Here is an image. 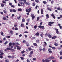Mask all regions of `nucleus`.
<instances>
[{
  "label": "nucleus",
  "instance_id": "obj_36",
  "mask_svg": "<svg viewBox=\"0 0 62 62\" xmlns=\"http://www.w3.org/2000/svg\"><path fill=\"white\" fill-rule=\"evenodd\" d=\"M12 11L14 12H16V10L15 9H13L12 10Z\"/></svg>",
  "mask_w": 62,
  "mask_h": 62
},
{
  "label": "nucleus",
  "instance_id": "obj_61",
  "mask_svg": "<svg viewBox=\"0 0 62 62\" xmlns=\"http://www.w3.org/2000/svg\"><path fill=\"white\" fill-rule=\"evenodd\" d=\"M29 57H32V55H31V54H30V55H29Z\"/></svg>",
  "mask_w": 62,
  "mask_h": 62
},
{
  "label": "nucleus",
  "instance_id": "obj_49",
  "mask_svg": "<svg viewBox=\"0 0 62 62\" xmlns=\"http://www.w3.org/2000/svg\"><path fill=\"white\" fill-rule=\"evenodd\" d=\"M42 62H46V60H44V59H43L42 60Z\"/></svg>",
  "mask_w": 62,
  "mask_h": 62
},
{
  "label": "nucleus",
  "instance_id": "obj_21",
  "mask_svg": "<svg viewBox=\"0 0 62 62\" xmlns=\"http://www.w3.org/2000/svg\"><path fill=\"white\" fill-rule=\"evenodd\" d=\"M54 45H55V46H58V44H57L55 42L54 43Z\"/></svg>",
  "mask_w": 62,
  "mask_h": 62
},
{
  "label": "nucleus",
  "instance_id": "obj_54",
  "mask_svg": "<svg viewBox=\"0 0 62 62\" xmlns=\"http://www.w3.org/2000/svg\"><path fill=\"white\" fill-rule=\"evenodd\" d=\"M0 58L1 59H2L3 58V56H2L0 55Z\"/></svg>",
  "mask_w": 62,
  "mask_h": 62
},
{
  "label": "nucleus",
  "instance_id": "obj_15",
  "mask_svg": "<svg viewBox=\"0 0 62 62\" xmlns=\"http://www.w3.org/2000/svg\"><path fill=\"white\" fill-rule=\"evenodd\" d=\"M58 26H59L60 28V29H62V27L61 26V24H60L59 23L58 24Z\"/></svg>",
  "mask_w": 62,
  "mask_h": 62
},
{
  "label": "nucleus",
  "instance_id": "obj_28",
  "mask_svg": "<svg viewBox=\"0 0 62 62\" xmlns=\"http://www.w3.org/2000/svg\"><path fill=\"white\" fill-rule=\"evenodd\" d=\"M18 11H21L22 10V9L21 8H18Z\"/></svg>",
  "mask_w": 62,
  "mask_h": 62
},
{
  "label": "nucleus",
  "instance_id": "obj_3",
  "mask_svg": "<svg viewBox=\"0 0 62 62\" xmlns=\"http://www.w3.org/2000/svg\"><path fill=\"white\" fill-rule=\"evenodd\" d=\"M54 23V22H49L48 24V25L51 26H52V24Z\"/></svg>",
  "mask_w": 62,
  "mask_h": 62
},
{
  "label": "nucleus",
  "instance_id": "obj_10",
  "mask_svg": "<svg viewBox=\"0 0 62 62\" xmlns=\"http://www.w3.org/2000/svg\"><path fill=\"white\" fill-rule=\"evenodd\" d=\"M35 35L36 36H39V32H37L35 34Z\"/></svg>",
  "mask_w": 62,
  "mask_h": 62
},
{
  "label": "nucleus",
  "instance_id": "obj_63",
  "mask_svg": "<svg viewBox=\"0 0 62 62\" xmlns=\"http://www.w3.org/2000/svg\"><path fill=\"white\" fill-rule=\"evenodd\" d=\"M4 35V33L3 32H1V35Z\"/></svg>",
  "mask_w": 62,
  "mask_h": 62
},
{
  "label": "nucleus",
  "instance_id": "obj_31",
  "mask_svg": "<svg viewBox=\"0 0 62 62\" xmlns=\"http://www.w3.org/2000/svg\"><path fill=\"white\" fill-rule=\"evenodd\" d=\"M15 57V56L14 55H12V56H11V58H12V59H13V58H14Z\"/></svg>",
  "mask_w": 62,
  "mask_h": 62
},
{
  "label": "nucleus",
  "instance_id": "obj_60",
  "mask_svg": "<svg viewBox=\"0 0 62 62\" xmlns=\"http://www.w3.org/2000/svg\"><path fill=\"white\" fill-rule=\"evenodd\" d=\"M27 62H30V60H29L27 59Z\"/></svg>",
  "mask_w": 62,
  "mask_h": 62
},
{
  "label": "nucleus",
  "instance_id": "obj_13",
  "mask_svg": "<svg viewBox=\"0 0 62 62\" xmlns=\"http://www.w3.org/2000/svg\"><path fill=\"white\" fill-rule=\"evenodd\" d=\"M56 38H57V37H56V36H54L52 37V39H56Z\"/></svg>",
  "mask_w": 62,
  "mask_h": 62
},
{
  "label": "nucleus",
  "instance_id": "obj_26",
  "mask_svg": "<svg viewBox=\"0 0 62 62\" xmlns=\"http://www.w3.org/2000/svg\"><path fill=\"white\" fill-rule=\"evenodd\" d=\"M5 54H4V53H3L2 52V53H1L0 54V55L2 56L3 55H4Z\"/></svg>",
  "mask_w": 62,
  "mask_h": 62
},
{
  "label": "nucleus",
  "instance_id": "obj_5",
  "mask_svg": "<svg viewBox=\"0 0 62 62\" xmlns=\"http://www.w3.org/2000/svg\"><path fill=\"white\" fill-rule=\"evenodd\" d=\"M38 27L40 28H41L42 29H44V27L43 26H41V25H39L38 26Z\"/></svg>",
  "mask_w": 62,
  "mask_h": 62
},
{
  "label": "nucleus",
  "instance_id": "obj_56",
  "mask_svg": "<svg viewBox=\"0 0 62 62\" xmlns=\"http://www.w3.org/2000/svg\"><path fill=\"white\" fill-rule=\"evenodd\" d=\"M3 53V50H0V53Z\"/></svg>",
  "mask_w": 62,
  "mask_h": 62
},
{
  "label": "nucleus",
  "instance_id": "obj_18",
  "mask_svg": "<svg viewBox=\"0 0 62 62\" xmlns=\"http://www.w3.org/2000/svg\"><path fill=\"white\" fill-rule=\"evenodd\" d=\"M49 58L50 60H51V59H54V57L53 56L50 57Z\"/></svg>",
  "mask_w": 62,
  "mask_h": 62
},
{
  "label": "nucleus",
  "instance_id": "obj_40",
  "mask_svg": "<svg viewBox=\"0 0 62 62\" xmlns=\"http://www.w3.org/2000/svg\"><path fill=\"white\" fill-rule=\"evenodd\" d=\"M6 38H8V39H9V38H10V36H6Z\"/></svg>",
  "mask_w": 62,
  "mask_h": 62
},
{
  "label": "nucleus",
  "instance_id": "obj_43",
  "mask_svg": "<svg viewBox=\"0 0 62 62\" xmlns=\"http://www.w3.org/2000/svg\"><path fill=\"white\" fill-rule=\"evenodd\" d=\"M8 43V41H6L4 43V44H5V45H6L7 43Z\"/></svg>",
  "mask_w": 62,
  "mask_h": 62
},
{
  "label": "nucleus",
  "instance_id": "obj_4",
  "mask_svg": "<svg viewBox=\"0 0 62 62\" xmlns=\"http://www.w3.org/2000/svg\"><path fill=\"white\" fill-rule=\"evenodd\" d=\"M52 50V49L50 48H49L48 49V51L50 53H53V51H51Z\"/></svg>",
  "mask_w": 62,
  "mask_h": 62
},
{
  "label": "nucleus",
  "instance_id": "obj_34",
  "mask_svg": "<svg viewBox=\"0 0 62 62\" xmlns=\"http://www.w3.org/2000/svg\"><path fill=\"white\" fill-rule=\"evenodd\" d=\"M11 45H12V43H10L9 44V47H10Z\"/></svg>",
  "mask_w": 62,
  "mask_h": 62
},
{
  "label": "nucleus",
  "instance_id": "obj_51",
  "mask_svg": "<svg viewBox=\"0 0 62 62\" xmlns=\"http://www.w3.org/2000/svg\"><path fill=\"white\" fill-rule=\"evenodd\" d=\"M22 42L23 43H25L26 42V41H25V40H24Z\"/></svg>",
  "mask_w": 62,
  "mask_h": 62
},
{
  "label": "nucleus",
  "instance_id": "obj_41",
  "mask_svg": "<svg viewBox=\"0 0 62 62\" xmlns=\"http://www.w3.org/2000/svg\"><path fill=\"white\" fill-rule=\"evenodd\" d=\"M60 54L61 55H62V50L60 52Z\"/></svg>",
  "mask_w": 62,
  "mask_h": 62
},
{
  "label": "nucleus",
  "instance_id": "obj_50",
  "mask_svg": "<svg viewBox=\"0 0 62 62\" xmlns=\"http://www.w3.org/2000/svg\"><path fill=\"white\" fill-rule=\"evenodd\" d=\"M8 57L9 58H11V56L10 55L8 56Z\"/></svg>",
  "mask_w": 62,
  "mask_h": 62
},
{
  "label": "nucleus",
  "instance_id": "obj_22",
  "mask_svg": "<svg viewBox=\"0 0 62 62\" xmlns=\"http://www.w3.org/2000/svg\"><path fill=\"white\" fill-rule=\"evenodd\" d=\"M36 43H38L39 44V39L37 40L36 41Z\"/></svg>",
  "mask_w": 62,
  "mask_h": 62
},
{
  "label": "nucleus",
  "instance_id": "obj_12",
  "mask_svg": "<svg viewBox=\"0 0 62 62\" xmlns=\"http://www.w3.org/2000/svg\"><path fill=\"white\" fill-rule=\"evenodd\" d=\"M19 3L20 4L21 6H23V5H24V3L22 2L21 1H20Z\"/></svg>",
  "mask_w": 62,
  "mask_h": 62
},
{
  "label": "nucleus",
  "instance_id": "obj_24",
  "mask_svg": "<svg viewBox=\"0 0 62 62\" xmlns=\"http://www.w3.org/2000/svg\"><path fill=\"white\" fill-rule=\"evenodd\" d=\"M25 19L24 18H23L22 19V23H23L25 22Z\"/></svg>",
  "mask_w": 62,
  "mask_h": 62
},
{
  "label": "nucleus",
  "instance_id": "obj_11",
  "mask_svg": "<svg viewBox=\"0 0 62 62\" xmlns=\"http://www.w3.org/2000/svg\"><path fill=\"white\" fill-rule=\"evenodd\" d=\"M44 11H43V9H41V13L42 14H43Z\"/></svg>",
  "mask_w": 62,
  "mask_h": 62
},
{
  "label": "nucleus",
  "instance_id": "obj_9",
  "mask_svg": "<svg viewBox=\"0 0 62 62\" xmlns=\"http://www.w3.org/2000/svg\"><path fill=\"white\" fill-rule=\"evenodd\" d=\"M16 47H17V49H18V50H21V47H19L17 45H16L15 46Z\"/></svg>",
  "mask_w": 62,
  "mask_h": 62
},
{
  "label": "nucleus",
  "instance_id": "obj_29",
  "mask_svg": "<svg viewBox=\"0 0 62 62\" xmlns=\"http://www.w3.org/2000/svg\"><path fill=\"white\" fill-rule=\"evenodd\" d=\"M37 25H35L34 26V29H37Z\"/></svg>",
  "mask_w": 62,
  "mask_h": 62
},
{
  "label": "nucleus",
  "instance_id": "obj_39",
  "mask_svg": "<svg viewBox=\"0 0 62 62\" xmlns=\"http://www.w3.org/2000/svg\"><path fill=\"white\" fill-rule=\"evenodd\" d=\"M40 36L42 38H43V34H40Z\"/></svg>",
  "mask_w": 62,
  "mask_h": 62
},
{
  "label": "nucleus",
  "instance_id": "obj_57",
  "mask_svg": "<svg viewBox=\"0 0 62 62\" xmlns=\"http://www.w3.org/2000/svg\"><path fill=\"white\" fill-rule=\"evenodd\" d=\"M42 50L43 51H45V48H43L42 49Z\"/></svg>",
  "mask_w": 62,
  "mask_h": 62
},
{
  "label": "nucleus",
  "instance_id": "obj_17",
  "mask_svg": "<svg viewBox=\"0 0 62 62\" xmlns=\"http://www.w3.org/2000/svg\"><path fill=\"white\" fill-rule=\"evenodd\" d=\"M21 27H24V25L23 23H21Z\"/></svg>",
  "mask_w": 62,
  "mask_h": 62
},
{
  "label": "nucleus",
  "instance_id": "obj_59",
  "mask_svg": "<svg viewBox=\"0 0 62 62\" xmlns=\"http://www.w3.org/2000/svg\"><path fill=\"white\" fill-rule=\"evenodd\" d=\"M3 20H6V18L5 17H4L3 18Z\"/></svg>",
  "mask_w": 62,
  "mask_h": 62
},
{
  "label": "nucleus",
  "instance_id": "obj_32",
  "mask_svg": "<svg viewBox=\"0 0 62 62\" xmlns=\"http://www.w3.org/2000/svg\"><path fill=\"white\" fill-rule=\"evenodd\" d=\"M43 3L44 4H46L47 3V2L46 1H43Z\"/></svg>",
  "mask_w": 62,
  "mask_h": 62
},
{
  "label": "nucleus",
  "instance_id": "obj_55",
  "mask_svg": "<svg viewBox=\"0 0 62 62\" xmlns=\"http://www.w3.org/2000/svg\"><path fill=\"white\" fill-rule=\"evenodd\" d=\"M10 50H11V52H13V51H14V49H13L11 48Z\"/></svg>",
  "mask_w": 62,
  "mask_h": 62
},
{
  "label": "nucleus",
  "instance_id": "obj_6",
  "mask_svg": "<svg viewBox=\"0 0 62 62\" xmlns=\"http://www.w3.org/2000/svg\"><path fill=\"white\" fill-rule=\"evenodd\" d=\"M31 16L32 17V20H33L35 18V16L34 15H33L31 14Z\"/></svg>",
  "mask_w": 62,
  "mask_h": 62
},
{
  "label": "nucleus",
  "instance_id": "obj_42",
  "mask_svg": "<svg viewBox=\"0 0 62 62\" xmlns=\"http://www.w3.org/2000/svg\"><path fill=\"white\" fill-rule=\"evenodd\" d=\"M7 49L8 51V50H11V48H10L7 47Z\"/></svg>",
  "mask_w": 62,
  "mask_h": 62
},
{
  "label": "nucleus",
  "instance_id": "obj_48",
  "mask_svg": "<svg viewBox=\"0 0 62 62\" xmlns=\"http://www.w3.org/2000/svg\"><path fill=\"white\" fill-rule=\"evenodd\" d=\"M32 60L33 61H35L36 60V58H33Z\"/></svg>",
  "mask_w": 62,
  "mask_h": 62
},
{
  "label": "nucleus",
  "instance_id": "obj_47",
  "mask_svg": "<svg viewBox=\"0 0 62 62\" xmlns=\"http://www.w3.org/2000/svg\"><path fill=\"white\" fill-rule=\"evenodd\" d=\"M20 58L22 60H24V58L22 57H20Z\"/></svg>",
  "mask_w": 62,
  "mask_h": 62
},
{
  "label": "nucleus",
  "instance_id": "obj_1",
  "mask_svg": "<svg viewBox=\"0 0 62 62\" xmlns=\"http://www.w3.org/2000/svg\"><path fill=\"white\" fill-rule=\"evenodd\" d=\"M32 10V9L31 8H30L29 9L28 8H27L26 10V12H28L27 13V14L28 15H29V13H30L31 12V11Z\"/></svg>",
  "mask_w": 62,
  "mask_h": 62
},
{
  "label": "nucleus",
  "instance_id": "obj_14",
  "mask_svg": "<svg viewBox=\"0 0 62 62\" xmlns=\"http://www.w3.org/2000/svg\"><path fill=\"white\" fill-rule=\"evenodd\" d=\"M26 45L27 46V47H28V46H29V44L28 42H26Z\"/></svg>",
  "mask_w": 62,
  "mask_h": 62
},
{
  "label": "nucleus",
  "instance_id": "obj_16",
  "mask_svg": "<svg viewBox=\"0 0 62 62\" xmlns=\"http://www.w3.org/2000/svg\"><path fill=\"white\" fill-rule=\"evenodd\" d=\"M21 16H19L18 17H17V19L18 20H21Z\"/></svg>",
  "mask_w": 62,
  "mask_h": 62
},
{
  "label": "nucleus",
  "instance_id": "obj_25",
  "mask_svg": "<svg viewBox=\"0 0 62 62\" xmlns=\"http://www.w3.org/2000/svg\"><path fill=\"white\" fill-rule=\"evenodd\" d=\"M33 53L34 52H33V51H31V52H30V54L31 55L33 54Z\"/></svg>",
  "mask_w": 62,
  "mask_h": 62
},
{
  "label": "nucleus",
  "instance_id": "obj_52",
  "mask_svg": "<svg viewBox=\"0 0 62 62\" xmlns=\"http://www.w3.org/2000/svg\"><path fill=\"white\" fill-rule=\"evenodd\" d=\"M15 30H18V28H17V27H16L15 29Z\"/></svg>",
  "mask_w": 62,
  "mask_h": 62
},
{
  "label": "nucleus",
  "instance_id": "obj_2",
  "mask_svg": "<svg viewBox=\"0 0 62 62\" xmlns=\"http://www.w3.org/2000/svg\"><path fill=\"white\" fill-rule=\"evenodd\" d=\"M54 30H56V33L57 34H59L60 33L59 32V31H58V29L56 28H55L54 29Z\"/></svg>",
  "mask_w": 62,
  "mask_h": 62
},
{
  "label": "nucleus",
  "instance_id": "obj_44",
  "mask_svg": "<svg viewBox=\"0 0 62 62\" xmlns=\"http://www.w3.org/2000/svg\"><path fill=\"white\" fill-rule=\"evenodd\" d=\"M36 39V37H32V38H31L32 39V40H33V39Z\"/></svg>",
  "mask_w": 62,
  "mask_h": 62
},
{
  "label": "nucleus",
  "instance_id": "obj_35",
  "mask_svg": "<svg viewBox=\"0 0 62 62\" xmlns=\"http://www.w3.org/2000/svg\"><path fill=\"white\" fill-rule=\"evenodd\" d=\"M35 5H36V4H35V3L34 2L32 3L33 6V7H34V6H35Z\"/></svg>",
  "mask_w": 62,
  "mask_h": 62
},
{
  "label": "nucleus",
  "instance_id": "obj_53",
  "mask_svg": "<svg viewBox=\"0 0 62 62\" xmlns=\"http://www.w3.org/2000/svg\"><path fill=\"white\" fill-rule=\"evenodd\" d=\"M25 52V51H22L21 52V53L22 54H24V52Z\"/></svg>",
  "mask_w": 62,
  "mask_h": 62
},
{
  "label": "nucleus",
  "instance_id": "obj_33",
  "mask_svg": "<svg viewBox=\"0 0 62 62\" xmlns=\"http://www.w3.org/2000/svg\"><path fill=\"white\" fill-rule=\"evenodd\" d=\"M3 11L4 12V13L5 14H6L7 12V11H6V10H3Z\"/></svg>",
  "mask_w": 62,
  "mask_h": 62
},
{
  "label": "nucleus",
  "instance_id": "obj_38",
  "mask_svg": "<svg viewBox=\"0 0 62 62\" xmlns=\"http://www.w3.org/2000/svg\"><path fill=\"white\" fill-rule=\"evenodd\" d=\"M35 2H36V3H38L39 2V0H35Z\"/></svg>",
  "mask_w": 62,
  "mask_h": 62
},
{
  "label": "nucleus",
  "instance_id": "obj_37",
  "mask_svg": "<svg viewBox=\"0 0 62 62\" xmlns=\"http://www.w3.org/2000/svg\"><path fill=\"white\" fill-rule=\"evenodd\" d=\"M52 48L53 50H54L56 49V48L55 47L53 46L52 47Z\"/></svg>",
  "mask_w": 62,
  "mask_h": 62
},
{
  "label": "nucleus",
  "instance_id": "obj_8",
  "mask_svg": "<svg viewBox=\"0 0 62 62\" xmlns=\"http://www.w3.org/2000/svg\"><path fill=\"white\" fill-rule=\"evenodd\" d=\"M46 62H50V59L49 58H47V59H45Z\"/></svg>",
  "mask_w": 62,
  "mask_h": 62
},
{
  "label": "nucleus",
  "instance_id": "obj_58",
  "mask_svg": "<svg viewBox=\"0 0 62 62\" xmlns=\"http://www.w3.org/2000/svg\"><path fill=\"white\" fill-rule=\"evenodd\" d=\"M27 21H28V22H29L30 21V18H28L27 19Z\"/></svg>",
  "mask_w": 62,
  "mask_h": 62
},
{
  "label": "nucleus",
  "instance_id": "obj_45",
  "mask_svg": "<svg viewBox=\"0 0 62 62\" xmlns=\"http://www.w3.org/2000/svg\"><path fill=\"white\" fill-rule=\"evenodd\" d=\"M39 17H37V21H39Z\"/></svg>",
  "mask_w": 62,
  "mask_h": 62
},
{
  "label": "nucleus",
  "instance_id": "obj_7",
  "mask_svg": "<svg viewBox=\"0 0 62 62\" xmlns=\"http://www.w3.org/2000/svg\"><path fill=\"white\" fill-rule=\"evenodd\" d=\"M47 36L49 38H52V36L49 33H48Z\"/></svg>",
  "mask_w": 62,
  "mask_h": 62
},
{
  "label": "nucleus",
  "instance_id": "obj_62",
  "mask_svg": "<svg viewBox=\"0 0 62 62\" xmlns=\"http://www.w3.org/2000/svg\"><path fill=\"white\" fill-rule=\"evenodd\" d=\"M19 61V60L18 59H17L16 60V61H15V62H18V61Z\"/></svg>",
  "mask_w": 62,
  "mask_h": 62
},
{
  "label": "nucleus",
  "instance_id": "obj_23",
  "mask_svg": "<svg viewBox=\"0 0 62 62\" xmlns=\"http://www.w3.org/2000/svg\"><path fill=\"white\" fill-rule=\"evenodd\" d=\"M33 45L35 46H38V45L36 43H34L33 44Z\"/></svg>",
  "mask_w": 62,
  "mask_h": 62
},
{
  "label": "nucleus",
  "instance_id": "obj_20",
  "mask_svg": "<svg viewBox=\"0 0 62 62\" xmlns=\"http://www.w3.org/2000/svg\"><path fill=\"white\" fill-rule=\"evenodd\" d=\"M46 19H48L49 18V15L48 14H47L46 15Z\"/></svg>",
  "mask_w": 62,
  "mask_h": 62
},
{
  "label": "nucleus",
  "instance_id": "obj_30",
  "mask_svg": "<svg viewBox=\"0 0 62 62\" xmlns=\"http://www.w3.org/2000/svg\"><path fill=\"white\" fill-rule=\"evenodd\" d=\"M28 49L30 51H32V48L31 47L28 48Z\"/></svg>",
  "mask_w": 62,
  "mask_h": 62
},
{
  "label": "nucleus",
  "instance_id": "obj_27",
  "mask_svg": "<svg viewBox=\"0 0 62 62\" xmlns=\"http://www.w3.org/2000/svg\"><path fill=\"white\" fill-rule=\"evenodd\" d=\"M47 9L48 10H50V11H52V9L50 7H49L48 8H47Z\"/></svg>",
  "mask_w": 62,
  "mask_h": 62
},
{
  "label": "nucleus",
  "instance_id": "obj_64",
  "mask_svg": "<svg viewBox=\"0 0 62 62\" xmlns=\"http://www.w3.org/2000/svg\"><path fill=\"white\" fill-rule=\"evenodd\" d=\"M12 44L13 45H16V44L14 43H13Z\"/></svg>",
  "mask_w": 62,
  "mask_h": 62
},
{
  "label": "nucleus",
  "instance_id": "obj_19",
  "mask_svg": "<svg viewBox=\"0 0 62 62\" xmlns=\"http://www.w3.org/2000/svg\"><path fill=\"white\" fill-rule=\"evenodd\" d=\"M10 33L11 35H13V31H12L11 30L10 31Z\"/></svg>",
  "mask_w": 62,
  "mask_h": 62
},
{
  "label": "nucleus",
  "instance_id": "obj_46",
  "mask_svg": "<svg viewBox=\"0 0 62 62\" xmlns=\"http://www.w3.org/2000/svg\"><path fill=\"white\" fill-rule=\"evenodd\" d=\"M0 5L1 7H3L4 6V4H0Z\"/></svg>",
  "mask_w": 62,
  "mask_h": 62
}]
</instances>
